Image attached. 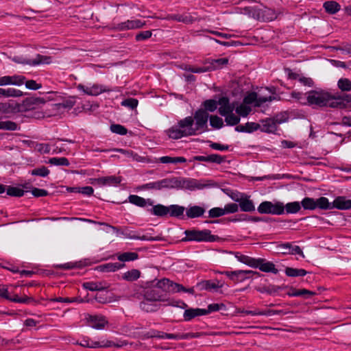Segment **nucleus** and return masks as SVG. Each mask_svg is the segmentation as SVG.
<instances>
[{
	"instance_id": "obj_62",
	"label": "nucleus",
	"mask_w": 351,
	"mask_h": 351,
	"mask_svg": "<svg viewBox=\"0 0 351 351\" xmlns=\"http://www.w3.org/2000/svg\"><path fill=\"white\" fill-rule=\"evenodd\" d=\"M9 300L18 302V303H23V304H29L31 302H33V299L31 298H29L26 295L23 297H19L18 295H14L13 298H10Z\"/></svg>"
},
{
	"instance_id": "obj_34",
	"label": "nucleus",
	"mask_w": 351,
	"mask_h": 351,
	"mask_svg": "<svg viewBox=\"0 0 351 351\" xmlns=\"http://www.w3.org/2000/svg\"><path fill=\"white\" fill-rule=\"evenodd\" d=\"M235 258L241 263L245 264L254 268L255 267L256 260L254 258L250 257L247 255L242 254L239 252L235 253Z\"/></svg>"
},
{
	"instance_id": "obj_29",
	"label": "nucleus",
	"mask_w": 351,
	"mask_h": 351,
	"mask_svg": "<svg viewBox=\"0 0 351 351\" xmlns=\"http://www.w3.org/2000/svg\"><path fill=\"white\" fill-rule=\"evenodd\" d=\"M205 210L199 206H193L186 209V215L189 218H196L204 215Z\"/></svg>"
},
{
	"instance_id": "obj_33",
	"label": "nucleus",
	"mask_w": 351,
	"mask_h": 351,
	"mask_svg": "<svg viewBox=\"0 0 351 351\" xmlns=\"http://www.w3.org/2000/svg\"><path fill=\"white\" fill-rule=\"evenodd\" d=\"M280 247L283 250H287L288 251L284 252V253H289L291 254H300L303 258L304 255L301 250V248L298 245H292L291 244L287 243L282 244Z\"/></svg>"
},
{
	"instance_id": "obj_5",
	"label": "nucleus",
	"mask_w": 351,
	"mask_h": 351,
	"mask_svg": "<svg viewBox=\"0 0 351 351\" xmlns=\"http://www.w3.org/2000/svg\"><path fill=\"white\" fill-rule=\"evenodd\" d=\"M257 210L261 214L280 215L285 213V206L284 204L280 202L273 203L265 201L258 206Z\"/></svg>"
},
{
	"instance_id": "obj_21",
	"label": "nucleus",
	"mask_w": 351,
	"mask_h": 351,
	"mask_svg": "<svg viewBox=\"0 0 351 351\" xmlns=\"http://www.w3.org/2000/svg\"><path fill=\"white\" fill-rule=\"evenodd\" d=\"M87 320L89 324L97 330H101L108 324L106 317L102 315H89Z\"/></svg>"
},
{
	"instance_id": "obj_17",
	"label": "nucleus",
	"mask_w": 351,
	"mask_h": 351,
	"mask_svg": "<svg viewBox=\"0 0 351 351\" xmlns=\"http://www.w3.org/2000/svg\"><path fill=\"white\" fill-rule=\"evenodd\" d=\"M25 77L23 75H14L0 77V86L14 85L21 86L24 84Z\"/></svg>"
},
{
	"instance_id": "obj_32",
	"label": "nucleus",
	"mask_w": 351,
	"mask_h": 351,
	"mask_svg": "<svg viewBox=\"0 0 351 351\" xmlns=\"http://www.w3.org/2000/svg\"><path fill=\"white\" fill-rule=\"evenodd\" d=\"M114 151L121 153L125 157H127L128 158H130L134 161H137V162H143L144 161L143 157L138 155L136 153H134L132 151L126 150V149H114Z\"/></svg>"
},
{
	"instance_id": "obj_36",
	"label": "nucleus",
	"mask_w": 351,
	"mask_h": 351,
	"mask_svg": "<svg viewBox=\"0 0 351 351\" xmlns=\"http://www.w3.org/2000/svg\"><path fill=\"white\" fill-rule=\"evenodd\" d=\"M202 286L207 290L216 289L221 288L223 286V282L218 280H206L202 282Z\"/></svg>"
},
{
	"instance_id": "obj_63",
	"label": "nucleus",
	"mask_w": 351,
	"mask_h": 351,
	"mask_svg": "<svg viewBox=\"0 0 351 351\" xmlns=\"http://www.w3.org/2000/svg\"><path fill=\"white\" fill-rule=\"evenodd\" d=\"M210 217L215 218L225 215L223 208H213L208 211Z\"/></svg>"
},
{
	"instance_id": "obj_2",
	"label": "nucleus",
	"mask_w": 351,
	"mask_h": 351,
	"mask_svg": "<svg viewBox=\"0 0 351 351\" xmlns=\"http://www.w3.org/2000/svg\"><path fill=\"white\" fill-rule=\"evenodd\" d=\"M166 132L169 137L173 139L198 134L194 125V119L192 117L181 119L178 121V125L172 126Z\"/></svg>"
},
{
	"instance_id": "obj_47",
	"label": "nucleus",
	"mask_w": 351,
	"mask_h": 351,
	"mask_svg": "<svg viewBox=\"0 0 351 351\" xmlns=\"http://www.w3.org/2000/svg\"><path fill=\"white\" fill-rule=\"evenodd\" d=\"M223 117H225L226 123L229 125H236L240 121L239 117L234 114L233 112H228V114L224 115Z\"/></svg>"
},
{
	"instance_id": "obj_3",
	"label": "nucleus",
	"mask_w": 351,
	"mask_h": 351,
	"mask_svg": "<svg viewBox=\"0 0 351 351\" xmlns=\"http://www.w3.org/2000/svg\"><path fill=\"white\" fill-rule=\"evenodd\" d=\"M307 105L315 107H330L335 106L334 95L323 90H310L306 93Z\"/></svg>"
},
{
	"instance_id": "obj_18",
	"label": "nucleus",
	"mask_w": 351,
	"mask_h": 351,
	"mask_svg": "<svg viewBox=\"0 0 351 351\" xmlns=\"http://www.w3.org/2000/svg\"><path fill=\"white\" fill-rule=\"evenodd\" d=\"M281 123L282 121L278 119H266L261 121L260 130L263 132L273 133L276 130L278 125Z\"/></svg>"
},
{
	"instance_id": "obj_48",
	"label": "nucleus",
	"mask_w": 351,
	"mask_h": 351,
	"mask_svg": "<svg viewBox=\"0 0 351 351\" xmlns=\"http://www.w3.org/2000/svg\"><path fill=\"white\" fill-rule=\"evenodd\" d=\"M48 162L51 165L66 166V167H68L70 164L68 159L64 157L51 158L49 160Z\"/></svg>"
},
{
	"instance_id": "obj_7",
	"label": "nucleus",
	"mask_w": 351,
	"mask_h": 351,
	"mask_svg": "<svg viewBox=\"0 0 351 351\" xmlns=\"http://www.w3.org/2000/svg\"><path fill=\"white\" fill-rule=\"evenodd\" d=\"M77 88L84 94L90 96H97L102 93L110 92L111 89L98 84H88L86 85L80 84Z\"/></svg>"
},
{
	"instance_id": "obj_42",
	"label": "nucleus",
	"mask_w": 351,
	"mask_h": 351,
	"mask_svg": "<svg viewBox=\"0 0 351 351\" xmlns=\"http://www.w3.org/2000/svg\"><path fill=\"white\" fill-rule=\"evenodd\" d=\"M0 130L15 131L19 130V126L12 121H1Z\"/></svg>"
},
{
	"instance_id": "obj_64",
	"label": "nucleus",
	"mask_w": 351,
	"mask_h": 351,
	"mask_svg": "<svg viewBox=\"0 0 351 351\" xmlns=\"http://www.w3.org/2000/svg\"><path fill=\"white\" fill-rule=\"evenodd\" d=\"M224 214L234 213L239 210V205L234 203H230L225 205L223 208Z\"/></svg>"
},
{
	"instance_id": "obj_16",
	"label": "nucleus",
	"mask_w": 351,
	"mask_h": 351,
	"mask_svg": "<svg viewBox=\"0 0 351 351\" xmlns=\"http://www.w3.org/2000/svg\"><path fill=\"white\" fill-rule=\"evenodd\" d=\"M145 24V21H142L139 19L128 20L125 22L118 23L115 29L119 31L135 29L143 27Z\"/></svg>"
},
{
	"instance_id": "obj_43",
	"label": "nucleus",
	"mask_w": 351,
	"mask_h": 351,
	"mask_svg": "<svg viewBox=\"0 0 351 351\" xmlns=\"http://www.w3.org/2000/svg\"><path fill=\"white\" fill-rule=\"evenodd\" d=\"M306 271L303 269L287 267L285 269L286 275L291 277L304 276L306 274Z\"/></svg>"
},
{
	"instance_id": "obj_45",
	"label": "nucleus",
	"mask_w": 351,
	"mask_h": 351,
	"mask_svg": "<svg viewBox=\"0 0 351 351\" xmlns=\"http://www.w3.org/2000/svg\"><path fill=\"white\" fill-rule=\"evenodd\" d=\"M235 110L238 114L243 117H247L252 110L251 107L243 102L239 106H237Z\"/></svg>"
},
{
	"instance_id": "obj_54",
	"label": "nucleus",
	"mask_w": 351,
	"mask_h": 351,
	"mask_svg": "<svg viewBox=\"0 0 351 351\" xmlns=\"http://www.w3.org/2000/svg\"><path fill=\"white\" fill-rule=\"evenodd\" d=\"M210 124L216 129H219L223 125V119L217 116L212 115L210 117Z\"/></svg>"
},
{
	"instance_id": "obj_52",
	"label": "nucleus",
	"mask_w": 351,
	"mask_h": 351,
	"mask_svg": "<svg viewBox=\"0 0 351 351\" xmlns=\"http://www.w3.org/2000/svg\"><path fill=\"white\" fill-rule=\"evenodd\" d=\"M301 204L304 209L314 210L316 208L315 199L311 197H305L301 202Z\"/></svg>"
},
{
	"instance_id": "obj_24",
	"label": "nucleus",
	"mask_w": 351,
	"mask_h": 351,
	"mask_svg": "<svg viewBox=\"0 0 351 351\" xmlns=\"http://www.w3.org/2000/svg\"><path fill=\"white\" fill-rule=\"evenodd\" d=\"M332 209L350 210L351 209L350 199L345 196H338L332 202Z\"/></svg>"
},
{
	"instance_id": "obj_40",
	"label": "nucleus",
	"mask_w": 351,
	"mask_h": 351,
	"mask_svg": "<svg viewBox=\"0 0 351 351\" xmlns=\"http://www.w3.org/2000/svg\"><path fill=\"white\" fill-rule=\"evenodd\" d=\"M140 274L141 273L138 269H133L125 272L122 276V278L127 281H134L140 277Z\"/></svg>"
},
{
	"instance_id": "obj_49",
	"label": "nucleus",
	"mask_w": 351,
	"mask_h": 351,
	"mask_svg": "<svg viewBox=\"0 0 351 351\" xmlns=\"http://www.w3.org/2000/svg\"><path fill=\"white\" fill-rule=\"evenodd\" d=\"M118 260L122 262L134 261L138 258V254L135 252H124L118 255Z\"/></svg>"
},
{
	"instance_id": "obj_19",
	"label": "nucleus",
	"mask_w": 351,
	"mask_h": 351,
	"mask_svg": "<svg viewBox=\"0 0 351 351\" xmlns=\"http://www.w3.org/2000/svg\"><path fill=\"white\" fill-rule=\"evenodd\" d=\"M219 112L221 116L232 112L235 108L234 104H230L228 97H222L218 100Z\"/></svg>"
},
{
	"instance_id": "obj_26",
	"label": "nucleus",
	"mask_w": 351,
	"mask_h": 351,
	"mask_svg": "<svg viewBox=\"0 0 351 351\" xmlns=\"http://www.w3.org/2000/svg\"><path fill=\"white\" fill-rule=\"evenodd\" d=\"M206 315L205 309L202 308H189L185 310L183 317L185 321H190L195 317Z\"/></svg>"
},
{
	"instance_id": "obj_15",
	"label": "nucleus",
	"mask_w": 351,
	"mask_h": 351,
	"mask_svg": "<svg viewBox=\"0 0 351 351\" xmlns=\"http://www.w3.org/2000/svg\"><path fill=\"white\" fill-rule=\"evenodd\" d=\"M188 337H196L197 335L195 334L186 335L184 337H180L179 335L168 334L160 331L152 330L148 332L144 335L143 339L157 337L160 339H180L182 338H187Z\"/></svg>"
},
{
	"instance_id": "obj_6",
	"label": "nucleus",
	"mask_w": 351,
	"mask_h": 351,
	"mask_svg": "<svg viewBox=\"0 0 351 351\" xmlns=\"http://www.w3.org/2000/svg\"><path fill=\"white\" fill-rule=\"evenodd\" d=\"M178 184L176 178H166L156 182H149L139 186L141 190H160L164 188H173Z\"/></svg>"
},
{
	"instance_id": "obj_28",
	"label": "nucleus",
	"mask_w": 351,
	"mask_h": 351,
	"mask_svg": "<svg viewBox=\"0 0 351 351\" xmlns=\"http://www.w3.org/2000/svg\"><path fill=\"white\" fill-rule=\"evenodd\" d=\"M0 95L5 97H19L23 95V93L18 89L13 88H0Z\"/></svg>"
},
{
	"instance_id": "obj_8",
	"label": "nucleus",
	"mask_w": 351,
	"mask_h": 351,
	"mask_svg": "<svg viewBox=\"0 0 351 351\" xmlns=\"http://www.w3.org/2000/svg\"><path fill=\"white\" fill-rule=\"evenodd\" d=\"M12 60L16 63L22 64H28L31 66H37L39 64H50L52 62L51 57L37 54L34 59L27 60L21 56H15Z\"/></svg>"
},
{
	"instance_id": "obj_25",
	"label": "nucleus",
	"mask_w": 351,
	"mask_h": 351,
	"mask_svg": "<svg viewBox=\"0 0 351 351\" xmlns=\"http://www.w3.org/2000/svg\"><path fill=\"white\" fill-rule=\"evenodd\" d=\"M334 102L336 104L332 108L351 107V95L346 94L342 96L334 95Z\"/></svg>"
},
{
	"instance_id": "obj_51",
	"label": "nucleus",
	"mask_w": 351,
	"mask_h": 351,
	"mask_svg": "<svg viewBox=\"0 0 351 351\" xmlns=\"http://www.w3.org/2000/svg\"><path fill=\"white\" fill-rule=\"evenodd\" d=\"M337 86L339 89L343 91L351 90V81L348 78H341L337 82Z\"/></svg>"
},
{
	"instance_id": "obj_1",
	"label": "nucleus",
	"mask_w": 351,
	"mask_h": 351,
	"mask_svg": "<svg viewBox=\"0 0 351 351\" xmlns=\"http://www.w3.org/2000/svg\"><path fill=\"white\" fill-rule=\"evenodd\" d=\"M167 291L162 288L158 287V282L155 287L147 291L145 294V300L141 302V308L149 312L156 310V306L150 304L151 302H166L165 306H171L181 308L187 307V304L183 301L169 298L167 295Z\"/></svg>"
},
{
	"instance_id": "obj_13",
	"label": "nucleus",
	"mask_w": 351,
	"mask_h": 351,
	"mask_svg": "<svg viewBox=\"0 0 351 351\" xmlns=\"http://www.w3.org/2000/svg\"><path fill=\"white\" fill-rule=\"evenodd\" d=\"M158 287L168 293L185 292L186 288L182 285L173 282L169 279L163 278L158 281Z\"/></svg>"
},
{
	"instance_id": "obj_14",
	"label": "nucleus",
	"mask_w": 351,
	"mask_h": 351,
	"mask_svg": "<svg viewBox=\"0 0 351 351\" xmlns=\"http://www.w3.org/2000/svg\"><path fill=\"white\" fill-rule=\"evenodd\" d=\"M121 181L120 177L110 176L92 179L91 184L99 186H113L119 184Z\"/></svg>"
},
{
	"instance_id": "obj_56",
	"label": "nucleus",
	"mask_w": 351,
	"mask_h": 351,
	"mask_svg": "<svg viewBox=\"0 0 351 351\" xmlns=\"http://www.w3.org/2000/svg\"><path fill=\"white\" fill-rule=\"evenodd\" d=\"M33 176H38L40 177H46L49 173V170L46 167H41L39 168L34 169L31 172Z\"/></svg>"
},
{
	"instance_id": "obj_38",
	"label": "nucleus",
	"mask_w": 351,
	"mask_h": 351,
	"mask_svg": "<svg viewBox=\"0 0 351 351\" xmlns=\"http://www.w3.org/2000/svg\"><path fill=\"white\" fill-rule=\"evenodd\" d=\"M228 59L226 58H219L213 60L210 63V68L211 70L219 69L223 68V66L228 64Z\"/></svg>"
},
{
	"instance_id": "obj_4",
	"label": "nucleus",
	"mask_w": 351,
	"mask_h": 351,
	"mask_svg": "<svg viewBox=\"0 0 351 351\" xmlns=\"http://www.w3.org/2000/svg\"><path fill=\"white\" fill-rule=\"evenodd\" d=\"M186 237L182 241L213 242L218 239V237L211 234L208 230H187L184 232Z\"/></svg>"
},
{
	"instance_id": "obj_35",
	"label": "nucleus",
	"mask_w": 351,
	"mask_h": 351,
	"mask_svg": "<svg viewBox=\"0 0 351 351\" xmlns=\"http://www.w3.org/2000/svg\"><path fill=\"white\" fill-rule=\"evenodd\" d=\"M316 208H320L322 210H332V202H330L328 199L325 197H321L315 199Z\"/></svg>"
},
{
	"instance_id": "obj_22",
	"label": "nucleus",
	"mask_w": 351,
	"mask_h": 351,
	"mask_svg": "<svg viewBox=\"0 0 351 351\" xmlns=\"http://www.w3.org/2000/svg\"><path fill=\"white\" fill-rule=\"evenodd\" d=\"M254 274H258L252 270H236L233 271V276L232 280L235 282H241L250 278Z\"/></svg>"
},
{
	"instance_id": "obj_57",
	"label": "nucleus",
	"mask_w": 351,
	"mask_h": 351,
	"mask_svg": "<svg viewBox=\"0 0 351 351\" xmlns=\"http://www.w3.org/2000/svg\"><path fill=\"white\" fill-rule=\"evenodd\" d=\"M25 193V191L18 187H9L7 189V194L10 196L14 197H22Z\"/></svg>"
},
{
	"instance_id": "obj_61",
	"label": "nucleus",
	"mask_w": 351,
	"mask_h": 351,
	"mask_svg": "<svg viewBox=\"0 0 351 351\" xmlns=\"http://www.w3.org/2000/svg\"><path fill=\"white\" fill-rule=\"evenodd\" d=\"M279 287H276L273 285H270L269 287H259L257 289V291L261 293H267L269 294H273L280 290Z\"/></svg>"
},
{
	"instance_id": "obj_12",
	"label": "nucleus",
	"mask_w": 351,
	"mask_h": 351,
	"mask_svg": "<svg viewBox=\"0 0 351 351\" xmlns=\"http://www.w3.org/2000/svg\"><path fill=\"white\" fill-rule=\"evenodd\" d=\"M275 99L274 97L269 96V97H264L261 95H258L256 93H248L243 99V103L250 105L254 104L255 106H261L264 103L272 101Z\"/></svg>"
},
{
	"instance_id": "obj_10",
	"label": "nucleus",
	"mask_w": 351,
	"mask_h": 351,
	"mask_svg": "<svg viewBox=\"0 0 351 351\" xmlns=\"http://www.w3.org/2000/svg\"><path fill=\"white\" fill-rule=\"evenodd\" d=\"M81 346L85 348H112V347H121L124 345L123 343L119 344L110 340L102 339L98 341H93L89 339H83L80 343Z\"/></svg>"
},
{
	"instance_id": "obj_11",
	"label": "nucleus",
	"mask_w": 351,
	"mask_h": 351,
	"mask_svg": "<svg viewBox=\"0 0 351 351\" xmlns=\"http://www.w3.org/2000/svg\"><path fill=\"white\" fill-rule=\"evenodd\" d=\"M45 104V100L41 97H28L23 100L19 107L21 111L35 110Z\"/></svg>"
},
{
	"instance_id": "obj_55",
	"label": "nucleus",
	"mask_w": 351,
	"mask_h": 351,
	"mask_svg": "<svg viewBox=\"0 0 351 351\" xmlns=\"http://www.w3.org/2000/svg\"><path fill=\"white\" fill-rule=\"evenodd\" d=\"M76 103L75 97H71L69 99L63 101L62 103H60L57 104V106H58L59 108H71Z\"/></svg>"
},
{
	"instance_id": "obj_46",
	"label": "nucleus",
	"mask_w": 351,
	"mask_h": 351,
	"mask_svg": "<svg viewBox=\"0 0 351 351\" xmlns=\"http://www.w3.org/2000/svg\"><path fill=\"white\" fill-rule=\"evenodd\" d=\"M169 213L172 217H180L183 215L184 208L178 205L168 206Z\"/></svg>"
},
{
	"instance_id": "obj_58",
	"label": "nucleus",
	"mask_w": 351,
	"mask_h": 351,
	"mask_svg": "<svg viewBox=\"0 0 351 351\" xmlns=\"http://www.w3.org/2000/svg\"><path fill=\"white\" fill-rule=\"evenodd\" d=\"M138 101L136 99L129 98L121 101V106L134 109L137 107Z\"/></svg>"
},
{
	"instance_id": "obj_30",
	"label": "nucleus",
	"mask_w": 351,
	"mask_h": 351,
	"mask_svg": "<svg viewBox=\"0 0 351 351\" xmlns=\"http://www.w3.org/2000/svg\"><path fill=\"white\" fill-rule=\"evenodd\" d=\"M128 199L130 203L141 207H144L147 204L149 205H152L153 204L152 201H151L150 199H145L143 197L135 195H130Z\"/></svg>"
},
{
	"instance_id": "obj_20",
	"label": "nucleus",
	"mask_w": 351,
	"mask_h": 351,
	"mask_svg": "<svg viewBox=\"0 0 351 351\" xmlns=\"http://www.w3.org/2000/svg\"><path fill=\"white\" fill-rule=\"evenodd\" d=\"M255 267L254 268H258L263 272H271L276 274L278 270L276 268L275 265L269 261H266L264 259L258 258L256 260Z\"/></svg>"
},
{
	"instance_id": "obj_44",
	"label": "nucleus",
	"mask_w": 351,
	"mask_h": 351,
	"mask_svg": "<svg viewBox=\"0 0 351 351\" xmlns=\"http://www.w3.org/2000/svg\"><path fill=\"white\" fill-rule=\"evenodd\" d=\"M285 206V211L289 214H294L298 213L300 208L301 206L298 202H293L287 204Z\"/></svg>"
},
{
	"instance_id": "obj_41",
	"label": "nucleus",
	"mask_w": 351,
	"mask_h": 351,
	"mask_svg": "<svg viewBox=\"0 0 351 351\" xmlns=\"http://www.w3.org/2000/svg\"><path fill=\"white\" fill-rule=\"evenodd\" d=\"M151 213L156 216L167 215L169 213L168 206L161 204L156 205L151 209Z\"/></svg>"
},
{
	"instance_id": "obj_27",
	"label": "nucleus",
	"mask_w": 351,
	"mask_h": 351,
	"mask_svg": "<svg viewBox=\"0 0 351 351\" xmlns=\"http://www.w3.org/2000/svg\"><path fill=\"white\" fill-rule=\"evenodd\" d=\"M84 287L89 291H103L108 287L106 282H88L84 283Z\"/></svg>"
},
{
	"instance_id": "obj_60",
	"label": "nucleus",
	"mask_w": 351,
	"mask_h": 351,
	"mask_svg": "<svg viewBox=\"0 0 351 351\" xmlns=\"http://www.w3.org/2000/svg\"><path fill=\"white\" fill-rule=\"evenodd\" d=\"M110 130L113 133H116L121 135H124L127 134V129L121 125L119 124H114L110 126Z\"/></svg>"
},
{
	"instance_id": "obj_59",
	"label": "nucleus",
	"mask_w": 351,
	"mask_h": 351,
	"mask_svg": "<svg viewBox=\"0 0 351 351\" xmlns=\"http://www.w3.org/2000/svg\"><path fill=\"white\" fill-rule=\"evenodd\" d=\"M291 97L295 99L301 104L307 105L306 93L304 95L302 93L293 91L291 93Z\"/></svg>"
},
{
	"instance_id": "obj_39",
	"label": "nucleus",
	"mask_w": 351,
	"mask_h": 351,
	"mask_svg": "<svg viewBox=\"0 0 351 351\" xmlns=\"http://www.w3.org/2000/svg\"><path fill=\"white\" fill-rule=\"evenodd\" d=\"M324 8L326 11L330 14H335L340 10V5L338 3L333 1H328L324 3Z\"/></svg>"
},
{
	"instance_id": "obj_23",
	"label": "nucleus",
	"mask_w": 351,
	"mask_h": 351,
	"mask_svg": "<svg viewBox=\"0 0 351 351\" xmlns=\"http://www.w3.org/2000/svg\"><path fill=\"white\" fill-rule=\"evenodd\" d=\"M235 201L239 203L241 210L243 212H252L255 210V206L252 201L245 195H241L240 198L235 199Z\"/></svg>"
},
{
	"instance_id": "obj_50",
	"label": "nucleus",
	"mask_w": 351,
	"mask_h": 351,
	"mask_svg": "<svg viewBox=\"0 0 351 351\" xmlns=\"http://www.w3.org/2000/svg\"><path fill=\"white\" fill-rule=\"evenodd\" d=\"M262 16L264 21H273L277 17L276 12L270 8H265L262 11Z\"/></svg>"
},
{
	"instance_id": "obj_53",
	"label": "nucleus",
	"mask_w": 351,
	"mask_h": 351,
	"mask_svg": "<svg viewBox=\"0 0 351 351\" xmlns=\"http://www.w3.org/2000/svg\"><path fill=\"white\" fill-rule=\"evenodd\" d=\"M204 107L206 110L214 112L218 106V101L214 99H208L204 102Z\"/></svg>"
},
{
	"instance_id": "obj_37",
	"label": "nucleus",
	"mask_w": 351,
	"mask_h": 351,
	"mask_svg": "<svg viewBox=\"0 0 351 351\" xmlns=\"http://www.w3.org/2000/svg\"><path fill=\"white\" fill-rule=\"evenodd\" d=\"M158 160L164 164L169 163H181L185 162L186 161V158L184 157H171V156H162L158 159Z\"/></svg>"
},
{
	"instance_id": "obj_31",
	"label": "nucleus",
	"mask_w": 351,
	"mask_h": 351,
	"mask_svg": "<svg viewBox=\"0 0 351 351\" xmlns=\"http://www.w3.org/2000/svg\"><path fill=\"white\" fill-rule=\"evenodd\" d=\"M121 265L118 263H108L97 267L96 269L101 272L115 271L121 268Z\"/></svg>"
},
{
	"instance_id": "obj_9",
	"label": "nucleus",
	"mask_w": 351,
	"mask_h": 351,
	"mask_svg": "<svg viewBox=\"0 0 351 351\" xmlns=\"http://www.w3.org/2000/svg\"><path fill=\"white\" fill-rule=\"evenodd\" d=\"M194 125L198 134H201L206 131L207 128V121L208 114L204 110H198L195 112L194 117Z\"/></svg>"
}]
</instances>
